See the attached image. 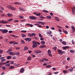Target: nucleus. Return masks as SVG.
Segmentation results:
<instances>
[{
  "instance_id": "f257e3e1",
  "label": "nucleus",
  "mask_w": 75,
  "mask_h": 75,
  "mask_svg": "<svg viewBox=\"0 0 75 75\" xmlns=\"http://www.w3.org/2000/svg\"><path fill=\"white\" fill-rule=\"evenodd\" d=\"M37 46L38 45L36 42L33 41L32 48H36V47H37Z\"/></svg>"
},
{
  "instance_id": "f03ea898",
  "label": "nucleus",
  "mask_w": 75,
  "mask_h": 75,
  "mask_svg": "<svg viewBox=\"0 0 75 75\" xmlns=\"http://www.w3.org/2000/svg\"><path fill=\"white\" fill-rule=\"evenodd\" d=\"M7 8H9L10 10H12L15 11L16 10V9L15 8L12 7V6L10 5L7 6Z\"/></svg>"
},
{
  "instance_id": "7ed1b4c3",
  "label": "nucleus",
  "mask_w": 75,
  "mask_h": 75,
  "mask_svg": "<svg viewBox=\"0 0 75 75\" xmlns=\"http://www.w3.org/2000/svg\"><path fill=\"white\" fill-rule=\"evenodd\" d=\"M29 18L31 20H36L37 18L33 16H30L29 17Z\"/></svg>"
},
{
  "instance_id": "20e7f679",
  "label": "nucleus",
  "mask_w": 75,
  "mask_h": 75,
  "mask_svg": "<svg viewBox=\"0 0 75 75\" xmlns=\"http://www.w3.org/2000/svg\"><path fill=\"white\" fill-rule=\"evenodd\" d=\"M0 23H3L4 24H7L8 23V22L7 21L2 20L1 21H0Z\"/></svg>"
},
{
  "instance_id": "39448f33",
  "label": "nucleus",
  "mask_w": 75,
  "mask_h": 75,
  "mask_svg": "<svg viewBox=\"0 0 75 75\" xmlns=\"http://www.w3.org/2000/svg\"><path fill=\"white\" fill-rule=\"evenodd\" d=\"M4 61H6V59H4V57H1V62H4Z\"/></svg>"
},
{
  "instance_id": "423d86ee",
  "label": "nucleus",
  "mask_w": 75,
  "mask_h": 75,
  "mask_svg": "<svg viewBox=\"0 0 75 75\" xmlns=\"http://www.w3.org/2000/svg\"><path fill=\"white\" fill-rule=\"evenodd\" d=\"M25 41L28 40V42H30V41H31V39L30 38H26L25 39Z\"/></svg>"
},
{
  "instance_id": "0eeeda50",
  "label": "nucleus",
  "mask_w": 75,
  "mask_h": 75,
  "mask_svg": "<svg viewBox=\"0 0 75 75\" xmlns=\"http://www.w3.org/2000/svg\"><path fill=\"white\" fill-rule=\"evenodd\" d=\"M24 71V68H22L20 69V72H21V73H23Z\"/></svg>"
},
{
  "instance_id": "6e6552de",
  "label": "nucleus",
  "mask_w": 75,
  "mask_h": 75,
  "mask_svg": "<svg viewBox=\"0 0 75 75\" xmlns=\"http://www.w3.org/2000/svg\"><path fill=\"white\" fill-rule=\"evenodd\" d=\"M58 51L59 53H60L61 55H62V54H63V52L61 50L58 49Z\"/></svg>"
},
{
  "instance_id": "1a4fd4ad",
  "label": "nucleus",
  "mask_w": 75,
  "mask_h": 75,
  "mask_svg": "<svg viewBox=\"0 0 75 75\" xmlns=\"http://www.w3.org/2000/svg\"><path fill=\"white\" fill-rule=\"evenodd\" d=\"M72 11L74 14H75V7H73L72 8Z\"/></svg>"
},
{
  "instance_id": "9d476101",
  "label": "nucleus",
  "mask_w": 75,
  "mask_h": 75,
  "mask_svg": "<svg viewBox=\"0 0 75 75\" xmlns=\"http://www.w3.org/2000/svg\"><path fill=\"white\" fill-rule=\"evenodd\" d=\"M9 54H10L11 55H13V56H14V55H15L16 54V53H13V52H9Z\"/></svg>"
},
{
  "instance_id": "9b49d317",
  "label": "nucleus",
  "mask_w": 75,
  "mask_h": 75,
  "mask_svg": "<svg viewBox=\"0 0 75 75\" xmlns=\"http://www.w3.org/2000/svg\"><path fill=\"white\" fill-rule=\"evenodd\" d=\"M13 51V49L11 48L9 49L8 50L6 51V53H8L10 52H11Z\"/></svg>"
},
{
  "instance_id": "f8f14e48",
  "label": "nucleus",
  "mask_w": 75,
  "mask_h": 75,
  "mask_svg": "<svg viewBox=\"0 0 75 75\" xmlns=\"http://www.w3.org/2000/svg\"><path fill=\"white\" fill-rule=\"evenodd\" d=\"M35 52L37 54H40L41 52V51L39 50H36Z\"/></svg>"
},
{
  "instance_id": "ddd939ff",
  "label": "nucleus",
  "mask_w": 75,
  "mask_h": 75,
  "mask_svg": "<svg viewBox=\"0 0 75 75\" xmlns=\"http://www.w3.org/2000/svg\"><path fill=\"white\" fill-rule=\"evenodd\" d=\"M71 28L73 30L72 31L73 33H74L75 31V28H74L73 26H71Z\"/></svg>"
},
{
  "instance_id": "4468645a",
  "label": "nucleus",
  "mask_w": 75,
  "mask_h": 75,
  "mask_svg": "<svg viewBox=\"0 0 75 75\" xmlns=\"http://www.w3.org/2000/svg\"><path fill=\"white\" fill-rule=\"evenodd\" d=\"M47 47V46L45 45H41L39 47L40 48H45Z\"/></svg>"
},
{
  "instance_id": "2eb2a0df",
  "label": "nucleus",
  "mask_w": 75,
  "mask_h": 75,
  "mask_svg": "<svg viewBox=\"0 0 75 75\" xmlns=\"http://www.w3.org/2000/svg\"><path fill=\"white\" fill-rule=\"evenodd\" d=\"M62 48L65 50L67 49V48H69V47L67 46H65V47H62Z\"/></svg>"
},
{
  "instance_id": "dca6fc26",
  "label": "nucleus",
  "mask_w": 75,
  "mask_h": 75,
  "mask_svg": "<svg viewBox=\"0 0 75 75\" xmlns=\"http://www.w3.org/2000/svg\"><path fill=\"white\" fill-rule=\"evenodd\" d=\"M8 32V30L6 29H4L3 33H7Z\"/></svg>"
},
{
  "instance_id": "f3484780",
  "label": "nucleus",
  "mask_w": 75,
  "mask_h": 75,
  "mask_svg": "<svg viewBox=\"0 0 75 75\" xmlns=\"http://www.w3.org/2000/svg\"><path fill=\"white\" fill-rule=\"evenodd\" d=\"M4 65V62H0V68H2V65Z\"/></svg>"
},
{
  "instance_id": "a211bd4d",
  "label": "nucleus",
  "mask_w": 75,
  "mask_h": 75,
  "mask_svg": "<svg viewBox=\"0 0 75 75\" xmlns=\"http://www.w3.org/2000/svg\"><path fill=\"white\" fill-rule=\"evenodd\" d=\"M14 68V66H11L9 68V70H10V69H13Z\"/></svg>"
},
{
  "instance_id": "6ab92c4d",
  "label": "nucleus",
  "mask_w": 75,
  "mask_h": 75,
  "mask_svg": "<svg viewBox=\"0 0 75 75\" xmlns=\"http://www.w3.org/2000/svg\"><path fill=\"white\" fill-rule=\"evenodd\" d=\"M73 70H74V69H73V68L72 67L69 69L68 71H70V72H72V71H73Z\"/></svg>"
},
{
  "instance_id": "aec40b11",
  "label": "nucleus",
  "mask_w": 75,
  "mask_h": 75,
  "mask_svg": "<svg viewBox=\"0 0 75 75\" xmlns=\"http://www.w3.org/2000/svg\"><path fill=\"white\" fill-rule=\"evenodd\" d=\"M19 9L21 11H24V10H23V8H22V7H19Z\"/></svg>"
},
{
  "instance_id": "412c9836",
  "label": "nucleus",
  "mask_w": 75,
  "mask_h": 75,
  "mask_svg": "<svg viewBox=\"0 0 75 75\" xmlns=\"http://www.w3.org/2000/svg\"><path fill=\"white\" fill-rule=\"evenodd\" d=\"M7 15L8 17H11L13 16V14L10 13L7 14Z\"/></svg>"
},
{
  "instance_id": "4be33fe9",
  "label": "nucleus",
  "mask_w": 75,
  "mask_h": 75,
  "mask_svg": "<svg viewBox=\"0 0 75 75\" xmlns=\"http://www.w3.org/2000/svg\"><path fill=\"white\" fill-rule=\"evenodd\" d=\"M46 18H47V19H51L52 17H51V16H47Z\"/></svg>"
},
{
  "instance_id": "5701e85b",
  "label": "nucleus",
  "mask_w": 75,
  "mask_h": 75,
  "mask_svg": "<svg viewBox=\"0 0 75 75\" xmlns=\"http://www.w3.org/2000/svg\"><path fill=\"white\" fill-rule=\"evenodd\" d=\"M21 35L22 38H24V37H26V35L25 34H21Z\"/></svg>"
},
{
  "instance_id": "b1692460",
  "label": "nucleus",
  "mask_w": 75,
  "mask_h": 75,
  "mask_svg": "<svg viewBox=\"0 0 75 75\" xmlns=\"http://www.w3.org/2000/svg\"><path fill=\"white\" fill-rule=\"evenodd\" d=\"M63 31L64 33H65V34H68V32L67 31H66L65 30H63Z\"/></svg>"
},
{
  "instance_id": "393cba45",
  "label": "nucleus",
  "mask_w": 75,
  "mask_h": 75,
  "mask_svg": "<svg viewBox=\"0 0 75 75\" xmlns=\"http://www.w3.org/2000/svg\"><path fill=\"white\" fill-rule=\"evenodd\" d=\"M55 19L57 20V21H59V19L58 18V17H55Z\"/></svg>"
},
{
  "instance_id": "a878e982",
  "label": "nucleus",
  "mask_w": 75,
  "mask_h": 75,
  "mask_svg": "<svg viewBox=\"0 0 75 75\" xmlns=\"http://www.w3.org/2000/svg\"><path fill=\"white\" fill-rule=\"evenodd\" d=\"M12 57L10 56H8L7 57V59H11Z\"/></svg>"
},
{
  "instance_id": "bb28decb",
  "label": "nucleus",
  "mask_w": 75,
  "mask_h": 75,
  "mask_svg": "<svg viewBox=\"0 0 75 75\" xmlns=\"http://www.w3.org/2000/svg\"><path fill=\"white\" fill-rule=\"evenodd\" d=\"M70 52L71 53H74L75 52V51L72 50H70Z\"/></svg>"
},
{
  "instance_id": "cd10ccee",
  "label": "nucleus",
  "mask_w": 75,
  "mask_h": 75,
  "mask_svg": "<svg viewBox=\"0 0 75 75\" xmlns=\"http://www.w3.org/2000/svg\"><path fill=\"white\" fill-rule=\"evenodd\" d=\"M14 4H21V3H20L18 2H15L14 3Z\"/></svg>"
},
{
  "instance_id": "c85d7f7f",
  "label": "nucleus",
  "mask_w": 75,
  "mask_h": 75,
  "mask_svg": "<svg viewBox=\"0 0 75 75\" xmlns=\"http://www.w3.org/2000/svg\"><path fill=\"white\" fill-rule=\"evenodd\" d=\"M28 47H24V51H26V50H28Z\"/></svg>"
},
{
  "instance_id": "c756f323",
  "label": "nucleus",
  "mask_w": 75,
  "mask_h": 75,
  "mask_svg": "<svg viewBox=\"0 0 75 75\" xmlns=\"http://www.w3.org/2000/svg\"><path fill=\"white\" fill-rule=\"evenodd\" d=\"M62 44H63L64 45H66V44H67V43L65 41L62 42Z\"/></svg>"
},
{
  "instance_id": "7c9ffc66",
  "label": "nucleus",
  "mask_w": 75,
  "mask_h": 75,
  "mask_svg": "<svg viewBox=\"0 0 75 75\" xmlns=\"http://www.w3.org/2000/svg\"><path fill=\"white\" fill-rule=\"evenodd\" d=\"M53 50H54V51H55V50H57V47H53L52 48Z\"/></svg>"
},
{
  "instance_id": "2f4dec72",
  "label": "nucleus",
  "mask_w": 75,
  "mask_h": 75,
  "mask_svg": "<svg viewBox=\"0 0 75 75\" xmlns=\"http://www.w3.org/2000/svg\"><path fill=\"white\" fill-rule=\"evenodd\" d=\"M63 72L64 74H67V73H68V71L67 70H64Z\"/></svg>"
},
{
  "instance_id": "473e14b6",
  "label": "nucleus",
  "mask_w": 75,
  "mask_h": 75,
  "mask_svg": "<svg viewBox=\"0 0 75 75\" xmlns=\"http://www.w3.org/2000/svg\"><path fill=\"white\" fill-rule=\"evenodd\" d=\"M14 42L13 43V45H17V44H18V43L17 42H15V41H14Z\"/></svg>"
},
{
  "instance_id": "72a5a7b5",
  "label": "nucleus",
  "mask_w": 75,
  "mask_h": 75,
  "mask_svg": "<svg viewBox=\"0 0 75 75\" xmlns=\"http://www.w3.org/2000/svg\"><path fill=\"white\" fill-rule=\"evenodd\" d=\"M5 66L6 67H10V63L6 64L5 65Z\"/></svg>"
},
{
  "instance_id": "f704fd0d",
  "label": "nucleus",
  "mask_w": 75,
  "mask_h": 75,
  "mask_svg": "<svg viewBox=\"0 0 75 75\" xmlns=\"http://www.w3.org/2000/svg\"><path fill=\"white\" fill-rule=\"evenodd\" d=\"M41 43L42 44H45V42L44 41H41Z\"/></svg>"
},
{
  "instance_id": "c9c22d12",
  "label": "nucleus",
  "mask_w": 75,
  "mask_h": 75,
  "mask_svg": "<svg viewBox=\"0 0 75 75\" xmlns=\"http://www.w3.org/2000/svg\"><path fill=\"white\" fill-rule=\"evenodd\" d=\"M47 52H48V54H50L51 53V51L49 50H48Z\"/></svg>"
},
{
  "instance_id": "e433bc0d",
  "label": "nucleus",
  "mask_w": 75,
  "mask_h": 75,
  "mask_svg": "<svg viewBox=\"0 0 75 75\" xmlns=\"http://www.w3.org/2000/svg\"><path fill=\"white\" fill-rule=\"evenodd\" d=\"M28 60H31V57H28L27 58Z\"/></svg>"
},
{
  "instance_id": "4c0bfd02",
  "label": "nucleus",
  "mask_w": 75,
  "mask_h": 75,
  "mask_svg": "<svg viewBox=\"0 0 75 75\" xmlns=\"http://www.w3.org/2000/svg\"><path fill=\"white\" fill-rule=\"evenodd\" d=\"M51 66L50 65H48L46 66V68H51Z\"/></svg>"
},
{
  "instance_id": "58836bf2",
  "label": "nucleus",
  "mask_w": 75,
  "mask_h": 75,
  "mask_svg": "<svg viewBox=\"0 0 75 75\" xmlns=\"http://www.w3.org/2000/svg\"><path fill=\"white\" fill-rule=\"evenodd\" d=\"M39 35L40 38H42V35H41V34L39 33Z\"/></svg>"
},
{
  "instance_id": "ea45409f",
  "label": "nucleus",
  "mask_w": 75,
  "mask_h": 75,
  "mask_svg": "<svg viewBox=\"0 0 75 75\" xmlns=\"http://www.w3.org/2000/svg\"><path fill=\"white\" fill-rule=\"evenodd\" d=\"M13 19H9L7 20L8 21H13Z\"/></svg>"
},
{
  "instance_id": "a19ab883",
  "label": "nucleus",
  "mask_w": 75,
  "mask_h": 75,
  "mask_svg": "<svg viewBox=\"0 0 75 75\" xmlns=\"http://www.w3.org/2000/svg\"><path fill=\"white\" fill-rule=\"evenodd\" d=\"M41 14V13H37V14H36L37 16H40Z\"/></svg>"
},
{
  "instance_id": "79ce46f5",
  "label": "nucleus",
  "mask_w": 75,
  "mask_h": 75,
  "mask_svg": "<svg viewBox=\"0 0 75 75\" xmlns=\"http://www.w3.org/2000/svg\"><path fill=\"white\" fill-rule=\"evenodd\" d=\"M19 17L20 18H21V19H23V18H24V16H19Z\"/></svg>"
},
{
  "instance_id": "37998d69",
  "label": "nucleus",
  "mask_w": 75,
  "mask_h": 75,
  "mask_svg": "<svg viewBox=\"0 0 75 75\" xmlns=\"http://www.w3.org/2000/svg\"><path fill=\"white\" fill-rule=\"evenodd\" d=\"M28 36H29V37H33V35H32V34H28Z\"/></svg>"
},
{
  "instance_id": "c03bdc74",
  "label": "nucleus",
  "mask_w": 75,
  "mask_h": 75,
  "mask_svg": "<svg viewBox=\"0 0 75 75\" xmlns=\"http://www.w3.org/2000/svg\"><path fill=\"white\" fill-rule=\"evenodd\" d=\"M39 17L40 18L44 19V18H45V17H43V16H39Z\"/></svg>"
},
{
  "instance_id": "a18cd8bd",
  "label": "nucleus",
  "mask_w": 75,
  "mask_h": 75,
  "mask_svg": "<svg viewBox=\"0 0 75 75\" xmlns=\"http://www.w3.org/2000/svg\"><path fill=\"white\" fill-rule=\"evenodd\" d=\"M19 21L18 20H15L14 21V23H18Z\"/></svg>"
},
{
  "instance_id": "49530a36",
  "label": "nucleus",
  "mask_w": 75,
  "mask_h": 75,
  "mask_svg": "<svg viewBox=\"0 0 75 75\" xmlns=\"http://www.w3.org/2000/svg\"><path fill=\"white\" fill-rule=\"evenodd\" d=\"M14 41L10 42L9 43L10 44H14Z\"/></svg>"
},
{
  "instance_id": "de8ad7c7",
  "label": "nucleus",
  "mask_w": 75,
  "mask_h": 75,
  "mask_svg": "<svg viewBox=\"0 0 75 75\" xmlns=\"http://www.w3.org/2000/svg\"><path fill=\"white\" fill-rule=\"evenodd\" d=\"M3 52V50H0V54H2Z\"/></svg>"
},
{
  "instance_id": "09e8293b",
  "label": "nucleus",
  "mask_w": 75,
  "mask_h": 75,
  "mask_svg": "<svg viewBox=\"0 0 75 75\" xmlns=\"http://www.w3.org/2000/svg\"><path fill=\"white\" fill-rule=\"evenodd\" d=\"M44 60H45V61H48V59H47L45 58H44Z\"/></svg>"
},
{
  "instance_id": "8fccbe9b",
  "label": "nucleus",
  "mask_w": 75,
  "mask_h": 75,
  "mask_svg": "<svg viewBox=\"0 0 75 75\" xmlns=\"http://www.w3.org/2000/svg\"><path fill=\"white\" fill-rule=\"evenodd\" d=\"M32 37H33V36H35V35H36V34H35V33H32Z\"/></svg>"
},
{
  "instance_id": "3c124183",
  "label": "nucleus",
  "mask_w": 75,
  "mask_h": 75,
  "mask_svg": "<svg viewBox=\"0 0 75 75\" xmlns=\"http://www.w3.org/2000/svg\"><path fill=\"white\" fill-rule=\"evenodd\" d=\"M9 62H10V61H7L5 63H4V65H5V64H7L8 63H9Z\"/></svg>"
},
{
  "instance_id": "603ef678",
  "label": "nucleus",
  "mask_w": 75,
  "mask_h": 75,
  "mask_svg": "<svg viewBox=\"0 0 75 75\" xmlns=\"http://www.w3.org/2000/svg\"><path fill=\"white\" fill-rule=\"evenodd\" d=\"M2 69L3 70H5V69H6V67H3Z\"/></svg>"
},
{
  "instance_id": "864d4df0",
  "label": "nucleus",
  "mask_w": 75,
  "mask_h": 75,
  "mask_svg": "<svg viewBox=\"0 0 75 75\" xmlns=\"http://www.w3.org/2000/svg\"><path fill=\"white\" fill-rule=\"evenodd\" d=\"M48 34H49V35H50V34H51V33H51V31H50L49 32H48Z\"/></svg>"
},
{
  "instance_id": "5fc2aeb1",
  "label": "nucleus",
  "mask_w": 75,
  "mask_h": 75,
  "mask_svg": "<svg viewBox=\"0 0 75 75\" xmlns=\"http://www.w3.org/2000/svg\"><path fill=\"white\" fill-rule=\"evenodd\" d=\"M31 55L33 58H34V57H35V55L32 54Z\"/></svg>"
},
{
  "instance_id": "6e6d98bb",
  "label": "nucleus",
  "mask_w": 75,
  "mask_h": 75,
  "mask_svg": "<svg viewBox=\"0 0 75 75\" xmlns=\"http://www.w3.org/2000/svg\"><path fill=\"white\" fill-rule=\"evenodd\" d=\"M20 47H16V50H20Z\"/></svg>"
},
{
  "instance_id": "4d7b16f0",
  "label": "nucleus",
  "mask_w": 75,
  "mask_h": 75,
  "mask_svg": "<svg viewBox=\"0 0 75 75\" xmlns=\"http://www.w3.org/2000/svg\"><path fill=\"white\" fill-rule=\"evenodd\" d=\"M43 11L45 13H48V11H47L45 10Z\"/></svg>"
},
{
  "instance_id": "13d9d810",
  "label": "nucleus",
  "mask_w": 75,
  "mask_h": 75,
  "mask_svg": "<svg viewBox=\"0 0 75 75\" xmlns=\"http://www.w3.org/2000/svg\"><path fill=\"white\" fill-rule=\"evenodd\" d=\"M43 66H46V65H47V64L44 63L43 64Z\"/></svg>"
},
{
  "instance_id": "bf43d9fd",
  "label": "nucleus",
  "mask_w": 75,
  "mask_h": 75,
  "mask_svg": "<svg viewBox=\"0 0 75 75\" xmlns=\"http://www.w3.org/2000/svg\"><path fill=\"white\" fill-rule=\"evenodd\" d=\"M21 42L22 44H24V41L23 40H22L21 41Z\"/></svg>"
},
{
  "instance_id": "052dcab7",
  "label": "nucleus",
  "mask_w": 75,
  "mask_h": 75,
  "mask_svg": "<svg viewBox=\"0 0 75 75\" xmlns=\"http://www.w3.org/2000/svg\"><path fill=\"white\" fill-rule=\"evenodd\" d=\"M30 24L29 23H26V25H27V26H30Z\"/></svg>"
},
{
  "instance_id": "680f3d73",
  "label": "nucleus",
  "mask_w": 75,
  "mask_h": 75,
  "mask_svg": "<svg viewBox=\"0 0 75 75\" xmlns=\"http://www.w3.org/2000/svg\"><path fill=\"white\" fill-rule=\"evenodd\" d=\"M21 32L22 33H26L27 32V31L26 30H22Z\"/></svg>"
},
{
  "instance_id": "e2e57ef3",
  "label": "nucleus",
  "mask_w": 75,
  "mask_h": 75,
  "mask_svg": "<svg viewBox=\"0 0 75 75\" xmlns=\"http://www.w3.org/2000/svg\"><path fill=\"white\" fill-rule=\"evenodd\" d=\"M16 55H20V53H19V52H17L16 53Z\"/></svg>"
},
{
  "instance_id": "0e129e2a",
  "label": "nucleus",
  "mask_w": 75,
  "mask_h": 75,
  "mask_svg": "<svg viewBox=\"0 0 75 75\" xmlns=\"http://www.w3.org/2000/svg\"><path fill=\"white\" fill-rule=\"evenodd\" d=\"M50 15H51V16H53V13H52V12L50 13Z\"/></svg>"
},
{
  "instance_id": "69168bd1",
  "label": "nucleus",
  "mask_w": 75,
  "mask_h": 75,
  "mask_svg": "<svg viewBox=\"0 0 75 75\" xmlns=\"http://www.w3.org/2000/svg\"><path fill=\"white\" fill-rule=\"evenodd\" d=\"M11 64H12V65L14 64V62H13V61H12L11 62Z\"/></svg>"
},
{
  "instance_id": "338daca9",
  "label": "nucleus",
  "mask_w": 75,
  "mask_h": 75,
  "mask_svg": "<svg viewBox=\"0 0 75 75\" xmlns=\"http://www.w3.org/2000/svg\"><path fill=\"white\" fill-rule=\"evenodd\" d=\"M22 21L23 22H25V20H23L20 21Z\"/></svg>"
},
{
  "instance_id": "774afa93",
  "label": "nucleus",
  "mask_w": 75,
  "mask_h": 75,
  "mask_svg": "<svg viewBox=\"0 0 75 75\" xmlns=\"http://www.w3.org/2000/svg\"><path fill=\"white\" fill-rule=\"evenodd\" d=\"M0 8H1V10H4V8H3V7H0Z\"/></svg>"
}]
</instances>
